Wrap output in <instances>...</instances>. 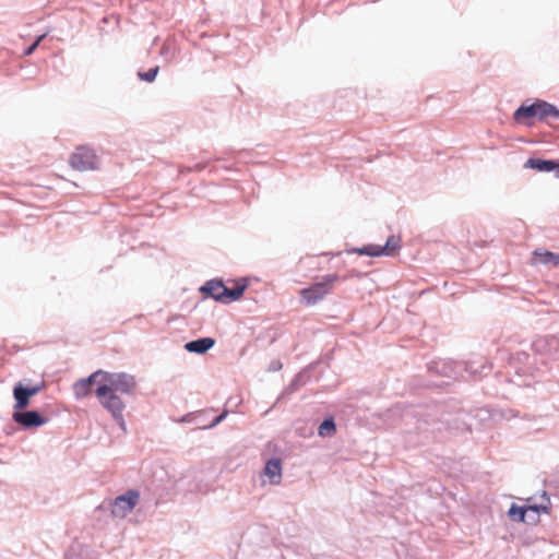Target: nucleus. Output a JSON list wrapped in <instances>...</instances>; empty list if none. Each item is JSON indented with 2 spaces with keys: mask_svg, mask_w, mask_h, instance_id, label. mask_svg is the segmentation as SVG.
<instances>
[{
  "mask_svg": "<svg viewBox=\"0 0 559 559\" xmlns=\"http://www.w3.org/2000/svg\"><path fill=\"white\" fill-rule=\"evenodd\" d=\"M98 371L102 376H99V385L95 394L100 405L111 414L120 428L126 430V421L122 414L126 404L119 394H132L136 386L135 378L127 372Z\"/></svg>",
  "mask_w": 559,
  "mask_h": 559,
  "instance_id": "1",
  "label": "nucleus"
},
{
  "mask_svg": "<svg viewBox=\"0 0 559 559\" xmlns=\"http://www.w3.org/2000/svg\"><path fill=\"white\" fill-rule=\"evenodd\" d=\"M547 118L559 119V109L540 99L533 103L524 102L513 114L514 121L525 126H532L533 119L544 120Z\"/></svg>",
  "mask_w": 559,
  "mask_h": 559,
  "instance_id": "2",
  "label": "nucleus"
},
{
  "mask_svg": "<svg viewBox=\"0 0 559 559\" xmlns=\"http://www.w3.org/2000/svg\"><path fill=\"white\" fill-rule=\"evenodd\" d=\"M70 165L75 170L87 171L97 169L99 162L93 150L81 147L71 155Z\"/></svg>",
  "mask_w": 559,
  "mask_h": 559,
  "instance_id": "3",
  "label": "nucleus"
},
{
  "mask_svg": "<svg viewBox=\"0 0 559 559\" xmlns=\"http://www.w3.org/2000/svg\"><path fill=\"white\" fill-rule=\"evenodd\" d=\"M334 280V276H328L322 282L316 283L312 286L302 289L300 292L302 301H305L307 305H316L322 300L330 293Z\"/></svg>",
  "mask_w": 559,
  "mask_h": 559,
  "instance_id": "4",
  "label": "nucleus"
},
{
  "mask_svg": "<svg viewBox=\"0 0 559 559\" xmlns=\"http://www.w3.org/2000/svg\"><path fill=\"white\" fill-rule=\"evenodd\" d=\"M140 493L136 490H129L117 497L112 503L111 514L118 519H124L138 504Z\"/></svg>",
  "mask_w": 559,
  "mask_h": 559,
  "instance_id": "5",
  "label": "nucleus"
},
{
  "mask_svg": "<svg viewBox=\"0 0 559 559\" xmlns=\"http://www.w3.org/2000/svg\"><path fill=\"white\" fill-rule=\"evenodd\" d=\"M401 247L399 237L390 236L383 247L377 245H368L362 248H355L353 252L358 254L379 257V255H393Z\"/></svg>",
  "mask_w": 559,
  "mask_h": 559,
  "instance_id": "6",
  "label": "nucleus"
},
{
  "mask_svg": "<svg viewBox=\"0 0 559 559\" xmlns=\"http://www.w3.org/2000/svg\"><path fill=\"white\" fill-rule=\"evenodd\" d=\"M12 417L15 423L25 428L40 427L46 423V420L36 411L14 412Z\"/></svg>",
  "mask_w": 559,
  "mask_h": 559,
  "instance_id": "7",
  "label": "nucleus"
},
{
  "mask_svg": "<svg viewBox=\"0 0 559 559\" xmlns=\"http://www.w3.org/2000/svg\"><path fill=\"white\" fill-rule=\"evenodd\" d=\"M531 264L534 266L542 264L548 269L559 266V254L543 249H536L533 252Z\"/></svg>",
  "mask_w": 559,
  "mask_h": 559,
  "instance_id": "8",
  "label": "nucleus"
},
{
  "mask_svg": "<svg viewBox=\"0 0 559 559\" xmlns=\"http://www.w3.org/2000/svg\"><path fill=\"white\" fill-rule=\"evenodd\" d=\"M533 349L542 355H551L559 350V340L554 336L538 337L533 343Z\"/></svg>",
  "mask_w": 559,
  "mask_h": 559,
  "instance_id": "9",
  "label": "nucleus"
},
{
  "mask_svg": "<svg viewBox=\"0 0 559 559\" xmlns=\"http://www.w3.org/2000/svg\"><path fill=\"white\" fill-rule=\"evenodd\" d=\"M201 292L211 296L216 301L227 304V298L225 297L227 287L219 281H209L201 287Z\"/></svg>",
  "mask_w": 559,
  "mask_h": 559,
  "instance_id": "10",
  "label": "nucleus"
},
{
  "mask_svg": "<svg viewBox=\"0 0 559 559\" xmlns=\"http://www.w3.org/2000/svg\"><path fill=\"white\" fill-rule=\"evenodd\" d=\"M263 476L270 485H278L282 480V462L280 459H271L266 462Z\"/></svg>",
  "mask_w": 559,
  "mask_h": 559,
  "instance_id": "11",
  "label": "nucleus"
},
{
  "mask_svg": "<svg viewBox=\"0 0 559 559\" xmlns=\"http://www.w3.org/2000/svg\"><path fill=\"white\" fill-rule=\"evenodd\" d=\"M99 376L102 374L97 370L93 372L90 377L81 379L78 382H75L73 385L75 396L78 399H82L88 394L92 384L99 385Z\"/></svg>",
  "mask_w": 559,
  "mask_h": 559,
  "instance_id": "12",
  "label": "nucleus"
},
{
  "mask_svg": "<svg viewBox=\"0 0 559 559\" xmlns=\"http://www.w3.org/2000/svg\"><path fill=\"white\" fill-rule=\"evenodd\" d=\"M543 509L544 511L547 510L546 507H537V506H531L528 507L527 509H524L522 507H518L515 504H512L511 508L509 509V516L513 520H516V521H521V522H526L527 521V516H528V512H532L534 514H538L539 513V510Z\"/></svg>",
  "mask_w": 559,
  "mask_h": 559,
  "instance_id": "13",
  "label": "nucleus"
},
{
  "mask_svg": "<svg viewBox=\"0 0 559 559\" xmlns=\"http://www.w3.org/2000/svg\"><path fill=\"white\" fill-rule=\"evenodd\" d=\"M215 344V341L211 337H203L195 341L188 342L185 345V349L190 353L204 354L211 349Z\"/></svg>",
  "mask_w": 559,
  "mask_h": 559,
  "instance_id": "14",
  "label": "nucleus"
},
{
  "mask_svg": "<svg viewBox=\"0 0 559 559\" xmlns=\"http://www.w3.org/2000/svg\"><path fill=\"white\" fill-rule=\"evenodd\" d=\"M524 167L535 169V170L542 171V173H550V171H554L556 167H558V163L555 160L530 158L525 163Z\"/></svg>",
  "mask_w": 559,
  "mask_h": 559,
  "instance_id": "15",
  "label": "nucleus"
},
{
  "mask_svg": "<svg viewBox=\"0 0 559 559\" xmlns=\"http://www.w3.org/2000/svg\"><path fill=\"white\" fill-rule=\"evenodd\" d=\"M13 396L15 400V412H21L28 406L31 396L27 394L26 388H24L21 383L15 384L13 389Z\"/></svg>",
  "mask_w": 559,
  "mask_h": 559,
  "instance_id": "16",
  "label": "nucleus"
},
{
  "mask_svg": "<svg viewBox=\"0 0 559 559\" xmlns=\"http://www.w3.org/2000/svg\"><path fill=\"white\" fill-rule=\"evenodd\" d=\"M247 287V284L246 283H242V284H238L235 288H227V293L225 294V297L227 298V304L228 302H231V301H235V300H238L245 289Z\"/></svg>",
  "mask_w": 559,
  "mask_h": 559,
  "instance_id": "17",
  "label": "nucleus"
},
{
  "mask_svg": "<svg viewBox=\"0 0 559 559\" xmlns=\"http://www.w3.org/2000/svg\"><path fill=\"white\" fill-rule=\"evenodd\" d=\"M335 431V424L333 419H325L320 426H319V435L321 437H329L333 435Z\"/></svg>",
  "mask_w": 559,
  "mask_h": 559,
  "instance_id": "18",
  "label": "nucleus"
},
{
  "mask_svg": "<svg viewBox=\"0 0 559 559\" xmlns=\"http://www.w3.org/2000/svg\"><path fill=\"white\" fill-rule=\"evenodd\" d=\"M46 36H47V34H41V35H39V36L35 39V41H34L32 45H29V46L24 50V55H25V56H29V55H32V53L35 51V49L39 46V44L43 41V39H44Z\"/></svg>",
  "mask_w": 559,
  "mask_h": 559,
  "instance_id": "19",
  "label": "nucleus"
},
{
  "mask_svg": "<svg viewBox=\"0 0 559 559\" xmlns=\"http://www.w3.org/2000/svg\"><path fill=\"white\" fill-rule=\"evenodd\" d=\"M156 74L157 72H138L139 79L146 83L154 82L156 79Z\"/></svg>",
  "mask_w": 559,
  "mask_h": 559,
  "instance_id": "20",
  "label": "nucleus"
},
{
  "mask_svg": "<svg viewBox=\"0 0 559 559\" xmlns=\"http://www.w3.org/2000/svg\"><path fill=\"white\" fill-rule=\"evenodd\" d=\"M226 416H227V412L225 411L213 420V423L209 426V428H213V427L217 426L218 424H221L225 419Z\"/></svg>",
  "mask_w": 559,
  "mask_h": 559,
  "instance_id": "21",
  "label": "nucleus"
},
{
  "mask_svg": "<svg viewBox=\"0 0 559 559\" xmlns=\"http://www.w3.org/2000/svg\"><path fill=\"white\" fill-rule=\"evenodd\" d=\"M40 391V386L26 388L27 394L33 397Z\"/></svg>",
  "mask_w": 559,
  "mask_h": 559,
  "instance_id": "22",
  "label": "nucleus"
},
{
  "mask_svg": "<svg viewBox=\"0 0 559 559\" xmlns=\"http://www.w3.org/2000/svg\"><path fill=\"white\" fill-rule=\"evenodd\" d=\"M536 516H537V514H534V513H532V512H528V516L526 518V519H527V521H526V522H530V521H533V522H534V521H536Z\"/></svg>",
  "mask_w": 559,
  "mask_h": 559,
  "instance_id": "23",
  "label": "nucleus"
},
{
  "mask_svg": "<svg viewBox=\"0 0 559 559\" xmlns=\"http://www.w3.org/2000/svg\"><path fill=\"white\" fill-rule=\"evenodd\" d=\"M554 171H556V177L559 179V163H558V167H556Z\"/></svg>",
  "mask_w": 559,
  "mask_h": 559,
  "instance_id": "24",
  "label": "nucleus"
},
{
  "mask_svg": "<svg viewBox=\"0 0 559 559\" xmlns=\"http://www.w3.org/2000/svg\"><path fill=\"white\" fill-rule=\"evenodd\" d=\"M151 70L157 71L159 70V67L152 68Z\"/></svg>",
  "mask_w": 559,
  "mask_h": 559,
  "instance_id": "25",
  "label": "nucleus"
}]
</instances>
